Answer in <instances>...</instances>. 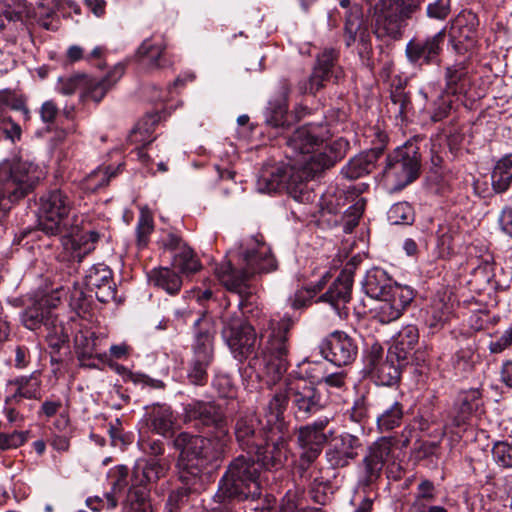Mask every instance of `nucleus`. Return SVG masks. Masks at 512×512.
Returning <instances> with one entry per match:
<instances>
[{
	"instance_id": "30",
	"label": "nucleus",
	"mask_w": 512,
	"mask_h": 512,
	"mask_svg": "<svg viewBox=\"0 0 512 512\" xmlns=\"http://www.w3.org/2000/svg\"><path fill=\"white\" fill-rule=\"evenodd\" d=\"M170 468L166 459H150L137 462L132 473V483L135 486L145 487L148 483H155L164 477Z\"/></svg>"
},
{
	"instance_id": "16",
	"label": "nucleus",
	"mask_w": 512,
	"mask_h": 512,
	"mask_svg": "<svg viewBox=\"0 0 512 512\" xmlns=\"http://www.w3.org/2000/svg\"><path fill=\"white\" fill-rule=\"evenodd\" d=\"M446 37L445 29L425 39L413 38L405 48L408 61L423 66L437 63Z\"/></svg>"
},
{
	"instance_id": "2",
	"label": "nucleus",
	"mask_w": 512,
	"mask_h": 512,
	"mask_svg": "<svg viewBox=\"0 0 512 512\" xmlns=\"http://www.w3.org/2000/svg\"><path fill=\"white\" fill-rule=\"evenodd\" d=\"M259 468L251 456L239 455L221 477L215 499L219 503L256 500L261 496Z\"/></svg>"
},
{
	"instance_id": "31",
	"label": "nucleus",
	"mask_w": 512,
	"mask_h": 512,
	"mask_svg": "<svg viewBox=\"0 0 512 512\" xmlns=\"http://www.w3.org/2000/svg\"><path fill=\"white\" fill-rule=\"evenodd\" d=\"M207 438L192 435L187 432L179 433L173 440V446L180 452L179 458L193 463L202 464V454Z\"/></svg>"
},
{
	"instance_id": "59",
	"label": "nucleus",
	"mask_w": 512,
	"mask_h": 512,
	"mask_svg": "<svg viewBox=\"0 0 512 512\" xmlns=\"http://www.w3.org/2000/svg\"><path fill=\"white\" fill-rule=\"evenodd\" d=\"M493 459L505 468H512V445L507 442H497L492 449Z\"/></svg>"
},
{
	"instance_id": "7",
	"label": "nucleus",
	"mask_w": 512,
	"mask_h": 512,
	"mask_svg": "<svg viewBox=\"0 0 512 512\" xmlns=\"http://www.w3.org/2000/svg\"><path fill=\"white\" fill-rule=\"evenodd\" d=\"M220 318L223 324L222 335L237 360L242 362L257 352V334L254 327L243 320L238 312H231L229 304Z\"/></svg>"
},
{
	"instance_id": "34",
	"label": "nucleus",
	"mask_w": 512,
	"mask_h": 512,
	"mask_svg": "<svg viewBox=\"0 0 512 512\" xmlns=\"http://www.w3.org/2000/svg\"><path fill=\"white\" fill-rule=\"evenodd\" d=\"M445 93L458 95L466 91L470 84L468 64L466 61H459L448 65L444 71Z\"/></svg>"
},
{
	"instance_id": "22",
	"label": "nucleus",
	"mask_w": 512,
	"mask_h": 512,
	"mask_svg": "<svg viewBox=\"0 0 512 512\" xmlns=\"http://www.w3.org/2000/svg\"><path fill=\"white\" fill-rule=\"evenodd\" d=\"M234 435L239 447L252 453L266 444L268 432L254 415L239 417L234 425Z\"/></svg>"
},
{
	"instance_id": "23",
	"label": "nucleus",
	"mask_w": 512,
	"mask_h": 512,
	"mask_svg": "<svg viewBox=\"0 0 512 512\" xmlns=\"http://www.w3.org/2000/svg\"><path fill=\"white\" fill-rule=\"evenodd\" d=\"M164 247L173 253L172 268L189 276L201 270L202 265L193 249L178 235L169 233L164 240Z\"/></svg>"
},
{
	"instance_id": "58",
	"label": "nucleus",
	"mask_w": 512,
	"mask_h": 512,
	"mask_svg": "<svg viewBox=\"0 0 512 512\" xmlns=\"http://www.w3.org/2000/svg\"><path fill=\"white\" fill-rule=\"evenodd\" d=\"M482 393L478 388L463 391L460 394V410L464 413H472L481 405Z\"/></svg>"
},
{
	"instance_id": "47",
	"label": "nucleus",
	"mask_w": 512,
	"mask_h": 512,
	"mask_svg": "<svg viewBox=\"0 0 512 512\" xmlns=\"http://www.w3.org/2000/svg\"><path fill=\"white\" fill-rule=\"evenodd\" d=\"M53 316V313L48 307L41 303H35L23 312L22 321L28 329L36 330L42 325L44 326V322H46L48 317Z\"/></svg>"
},
{
	"instance_id": "41",
	"label": "nucleus",
	"mask_w": 512,
	"mask_h": 512,
	"mask_svg": "<svg viewBox=\"0 0 512 512\" xmlns=\"http://www.w3.org/2000/svg\"><path fill=\"white\" fill-rule=\"evenodd\" d=\"M179 480L194 492H198L203 486V472L206 469L202 465L184 459L178 460Z\"/></svg>"
},
{
	"instance_id": "54",
	"label": "nucleus",
	"mask_w": 512,
	"mask_h": 512,
	"mask_svg": "<svg viewBox=\"0 0 512 512\" xmlns=\"http://www.w3.org/2000/svg\"><path fill=\"white\" fill-rule=\"evenodd\" d=\"M475 357L471 348H462L452 358L453 367L461 373L471 372L474 368Z\"/></svg>"
},
{
	"instance_id": "36",
	"label": "nucleus",
	"mask_w": 512,
	"mask_h": 512,
	"mask_svg": "<svg viewBox=\"0 0 512 512\" xmlns=\"http://www.w3.org/2000/svg\"><path fill=\"white\" fill-rule=\"evenodd\" d=\"M125 67L123 64H117L113 67L108 74L100 79H87L86 78V93L95 102H100L106 93L118 82L124 75Z\"/></svg>"
},
{
	"instance_id": "17",
	"label": "nucleus",
	"mask_w": 512,
	"mask_h": 512,
	"mask_svg": "<svg viewBox=\"0 0 512 512\" xmlns=\"http://www.w3.org/2000/svg\"><path fill=\"white\" fill-rule=\"evenodd\" d=\"M397 7L392 8L390 2L382 0L374 6L373 32L383 41L399 40L403 35L406 23L396 14Z\"/></svg>"
},
{
	"instance_id": "12",
	"label": "nucleus",
	"mask_w": 512,
	"mask_h": 512,
	"mask_svg": "<svg viewBox=\"0 0 512 512\" xmlns=\"http://www.w3.org/2000/svg\"><path fill=\"white\" fill-rule=\"evenodd\" d=\"M286 391L293 415L299 421L307 420L324 408L321 393L304 380L289 383Z\"/></svg>"
},
{
	"instance_id": "18",
	"label": "nucleus",
	"mask_w": 512,
	"mask_h": 512,
	"mask_svg": "<svg viewBox=\"0 0 512 512\" xmlns=\"http://www.w3.org/2000/svg\"><path fill=\"white\" fill-rule=\"evenodd\" d=\"M320 352L331 363L346 366L355 360L358 348L345 332L335 331L321 342Z\"/></svg>"
},
{
	"instance_id": "35",
	"label": "nucleus",
	"mask_w": 512,
	"mask_h": 512,
	"mask_svg": "<svg viewBox=\"0 0 512 512\" xmlns=\"http://www.w3.org/2000/svg\"><path fill=\"white\" fill-rule=\"evenodd\" d=\"M148 280L151 285L171 296L177 295L183 285L181 275L171 267L153 268L148 273Z\"/></svg>"
},
{
	"instance_id": "32",
	"label": "nucleus",
	"mask_w": 512,
	"mask_h": 512,
	"mask_svg": "<svg viewBox=\"0 0 512 512\" xmlns=\"http://www.w3.org/2000/svg\"><path fill=\"white\" fill-rule=\"evenodd\" d=\"M396 356L388 350L384 362L369 374L378 385L393 386L400 381L402 369L408 364V361L399 360Z\"/></svg>"
},
{
	"instance_id": "25",
	"label": "nucleus",
	"mask_w": 512,
	"mask_h": 512,
	"mask_svg": "<svg viewBox=\"0 0 512 512\" xmlns=\"http://www.w3.org/2000/svg\"><path fill=\"white\" fill-rule=\"evenodd\" d=\"M361 447L360 439L349 433H344L335 438L325 452L327 462L332 468H344L358 456Z\"/></svg>"
},
{
	"instance_id": "62",
	"label": "nucleus",
	"mask_w": 512,
	"mask_h": 512,
	"mask_svg": "<svg viewBox=\"0 0 512 512\" xmlns=\"http://www.w3.org/2000/svg\"><path fill=\"white\" fill-rule=\"evenodd\" d=\"M0 132L5 138L10 139L12 142L19 140L21 137V127L6 113H0Z\"/></svg>"
},
{
	"instance_id": "6",
	"label": "nucleus",
	"mask_w": 512,
	"mask_h": 512,
	"mask_svg": "<svg viewBox=\"0 0 512 512\" xmlns=\"http://www.w3.org/2000/svg\"><path fill=\"white\" fill-rule=\"evenodd\" d=\"M311 177L304 173V162L296 166L276 165L265 167L257 179V189L262 193H272L285 189L294 199L303 201L307 195L304 192L306 182Z\"/></svg>"
},
{
	"instance_id": "49",
	"label": "nucleus",
	"mask_w": 512,
	"mask_h": 512,
	"mask_svg": "<svg viewBox=\"0 0 512 512\" xmlns=\"http://www.w3.org/2000/svg\"><path fill=\"white\" fill-rule=\"evenodd\" d=\"M288 107L284 99L270 102L266 111V124L272 128H285L288 126Z\"/></svg>"
},
{
	"instance_id": "8",
	"label": "nucleus",
	"mask_w": 512,
	"mask_h": 512,
	"mask_svg": "<svg viewBox=\"0 0 512 512\" xmlns=\"http://www.w3.org/2000/svg\"><path fill=\"white\" fill-rule=\"evenodd\" d=\"M331 419L328 416L320 417L314 422L300 426L297 429V444L301 452L296 468L301 477L306 476V472L320 456L332 435L331 430L327 431Z\"/></svg>"
},
{
	"instance_id": "9",
	"label": "nucleus",
	"mask_w": 512,
	"mask_h": 512,
	"mask_svg": "<svg viewBox=\"0 0 512 512\" xmlns=\"http://www.w3.org/2000/svg\"><path fill=\"white\" fill-rule=\"evenodd\" d=\"M421 156L415 143L407 142L388 155L384 175L394 183L396 190H402L420 175Z\"/></svg>"
},
{
	"instance_id": "56",
	"label": "nucleus",
	"mask_w": 512,
	"mask_h": 512,
	"mask_svg": "<svg viewBox=\"0 0 512 512\" xmlns=\"http://www.w3.org/2000/svg\"><path fill=\"white\" fill-rule=\"evenodd\" d=\"M384 349L378 342H373L366 349L364 356L365 370L369 375L378 365L384 362Z\"/></svg>"
},
{
	"instance_id": "10",
	"label": "nucleus",
	"mask_w": 512,
	"mask_h": 512,
	"mask_svg": "<svg viewBox=\"0 0 512 512\" xmlns=\"http://www.w3.org/2000/svg\"><path fill=\"white\" fill-rule=\"evenodd\" d=\"M329 131L322 124H307L286 137V156L292 165L304 162L310 155L319 152Z\"/></svg>"
},
{
	"instance_id": "39",
	"label": "nucleus",
	"mask_w": 512,
	"mask_h": 512,
	"mask_svg": "<svg viewBox=\"0 0 512 512\" xmlns=\"http://www.w3.org/2000/svg\"><path fill=\"white\" fill-rule=\"evenodd\" d=\"M212 434V437L207 438V443H205L203 449L201 465L205 468L211 465H217L225 458L227 446L230 441L229 435L220 436L216 433Z\"/></svg>"
},
{
	"instance_id": "26",
	"label": "nucleus",
	"mask_w": 512,
	"mask_h": 512,
	"mask_svg": "<svg viewBox=\"0 0 512 512\" xmlns=\"http://www.w3.org/2000/svg\"><path fill=\"white\" fill-rule=\"evenodd\" d=\"M378 299L380 304L376 308V317L381 323H390L403 314L414 299V292L410 287L395 288L390 296Z\"/></svg>"
},
{
	"instance_id": "19",
	"label": "nucleus",
	"mask_w": 512,
	"mask_h": 512,
	"mask_svg": "<svg viewBox=\"0 0 512 512\" xmlns=\"http://www.w3.org/2000/svg\"><path fill=\"white\" fill-rule=\"evenodd\" d=\"M344 40L347 47L359 42V54L371 51V36L364 20L362 7L354 4L344 15Z\"/></svg>"
},
{
	"instance_id": "45",
	"label": "nucleus",
	"mask_w": 512,
	"mask_h": 512,
	"mask_svg": "<svg viewBox=\"0 0 512 512\" xmlns=\"http://www.w3.org/2000/svg\"><path fill=\"white\" fill-rule=\"evenodd\" d=\"M123 512H153L149 492L145 487L133 485L123 503Z\"/></svg>"
},
{
	"instance_id": "24",
	"label": "nucleus",
	"mask_w": 512,
	"mask_h": 512,
	"mask_svg": "<svg viewBox=\"0 0 512 512\" xmlns=\"http://www.w3.org/2000/svg\"><path fill=\"white\" fill-rule=\"evenodd\" d=\"M85 286L94 292L98 301L109 303L116 298V284L111 269L105 264L92 266L85 276Z\"/></svg>"
},
{
	"instance_id": "57",
	"label": "nucleus",
	"mask_w": 512,
	"mask_h": 512,
	"mask_svg": "<svg viewBox=\"0 0 512 512\" xmlns=\"http://www.w3.org/2000/svg\"><path fill=\"white\" fill-rule=\"evenodd\" d=\"M288 402L287 393L285 395L276 393L269 400L266 411L268 413V424H272L280 419L283 409Z\"/></svg>"
},
{
	"instance_id": "13",
	"label": "nucleus",
	"mask_w": 512,
	"mask_h": 512,
	"mask_svg": "<svg viewBox=\"0 0 512 512\" xmlns=\"http://www.w3.org/2000/svg\"><path fill=\"white\" fill-rule=\"evenodd\" d=\"M186 422H194L197 427L211 429V433L228 436V421L222 409L213 402L192 401L184 408Z\"/></svg>"
},
{
	"instance_id": "5",
	"label": "nucleus",
	"mask_w": 512,
	"mask_h": 512,
	"mask_svg": "<svg viewBox=\"0 0 512 512\" xmlns=\"http://www.w3.org/2000/svg\"><path fill=\"white\" fill-rule=\"evenodd\" d=\"M33 166L20 160H4L0 163V220L11 209V204L24 198L35 185L31 175Z\"/></svg>"
},
{
	"instance_id": "63",
	"label": "nucleus",
	"mask_w": 512,
	"mask_h": 512,
	"mask_svg": "<svg viewBox=\"0 0 512 512\" xmlns=\"http://www.w3.org/2000/svg\"><path fill=\"white\" fill-rule=\"evenodd\" d=\"M28 439V432L14 431L11 434L0 433V452L16 449L22 446Z\"/></svg>"
},
{
	"instance_id": "28",
	"label": "nucleus",
	"mask_w": 512,
	"mask_h": 512,
	"mask_svg": "<svg viewBox=\"0 0 512 512\" xmlns=\"http://www.w3.org/2000/svg\"><path fill=\"white\" fill-rule=\"evenodd\" d=\"M139 63L148 71L161 70L172 65L166 54V45L153 39H145L136 51Z\"/></svg>"
},
{
	"instance_id": "44",
	"label": "nucleus",
	"mask_w": 512,
	"mask_h": 512,
	"mask_svg": "<svg viewBox=\"0 0 512 512\" xmlns=\"http://www.w3.org/2000/svg\"><path fill=\"white\" fill-rule=\"evenodd\" d=\"M492 187L497 193H503L512 184V154L501 158L495 165L492 175Z\"/></svg>"
},
{
	"instance_id": "52",
	"label": "nucleus",
	"mask_w": 512,
	"mask_h": 512,
	"mask_svg": "<svg viewBox=\"0 0 512 512\" xmlns=\"http://www.w3.org/2000/svg\"><path fill=\"white\" fill-rule=\"evenodd\" d=\"M212 362L191 358L187 378L193 385L204 386L208 382V368Z\"/></svg>"
},
{
	"instance_id": "15",
	"label": "nucleus",
	"mask_w": 512,
	"mask_h": 512,
	"mask_svg": "<svg viewBox=\"0 0 512 512\" xmlns=\"http://www.w3.org/2000/svg\"><path fill=\"white\" fill-rule=\"evenodd\" d=\"M375 139L372 141V147L353 159L342 168V175L350 180L358 179L372 172L378 158L384 153L388 136L385 132L377 129L374 132Z\"/></svg>"
},
{
	"instance_id": "46",
	"label": "nucleus",
	"mask_w": 512,
	"mask_h": 512,
	"mask_svg": "<svg viewBox=\"0 0 512 512\" xmlns=\"http://www.w3.org/2000/svg\"><path fill=\"white\" fill-rule=\"evenodd\" d=\"M44 327L47 331L46 341L48 342L49 347L55 351H59L69 340V336L63 322L54 315L53 317H48L46 322H44Z\"/></svg>"
},
{
	"instance_id": "11",
	"label": "nucleus",
	"mask_w": 512,
	"mask_h": 512,
	"mask_svg": "<svg viewBox=\"0 0 512 512\" xmlns=\"http://www.w3.org/2000/svg\"><path fill=\"white\" fill-rule=\"evenodd\" d=\"M394 437H380L373 442L362 459L363 473L358 480V487L363 491L374 486L382 476L385 465L393 458Z\"/></svg>"
},
{
	"instance_id": "33",
	"label": "nucleus",
	"mask_w": 512,
	"mask_h": 512,
	"mask_svg": "<svg viewBox=\"0 0 512 512\" xmlns=\"http://www.w3.org/2000/svg\"><path fill=\"white\" fill-rule=\"evenodd\" d=\"M404 286L392 283L387 273L380 268L369 270L363 282L365 293L371 298H382L390 296L394 293L395 288H403Z\"/></svg>"
},
{
	"instance_id": "60",
	"label": "nucleus",
	"mask_w": 512,
	"mask_h": 512,
	"mask_svg": "<svg viewBox=\"0 0 512 512\" xmlns=\"http://www.w3.org/2000/svg\"><path fill=\"white\" fill-rule=\"evenodd\" d=\"M456 232L447 225H441L437 231L438 247L442 254H450L454 251Z\"/></svg>"
},
{
	"instance_id": "4",
	"label": "nucleus",
	"mask_w": 512,
	"mask_h": 512,
	"mask_svg": "<svg viewBox=\"0 0 512 512\" xmlns=\"http://www.w3.org/2000/svg\"><path fill=\"white\" fill-rule=\"evenodd\" d=\"M73 202L62 189L44 193L38 202L39 227L48 235L71 236L77 230L76 220L71 218Z\"/></svg>"
},
{
	"instance_id": "20",
	"label": "nucleus",
	"mask_w": 512,
	"mask_h": 512,
	"mask_svg": "<svg viewBox=\"0 0 512 512\" xmlns=\"http://www.w3.org/2000/svg\"><path fill=\"white\" fill-rule=\"evenodd\" d=\"M348 147V142L343 139H339L329 146L323 145L319 152L310 155L304 161V173H306V177L314 179L327 169H330L345 156Z\"/></svg>"
},
{
	"instance_id": "40",
	"label": "nucleus",
	"mask_w": 512,
	"mask_h": 512,
	"mask_svg": "<svg viewBox=\"0 0 512 512\" xmlns=\"http://www.w3.org/2000/svg\"><path fill=\"white\" fill-rule=\"evenodd\" d=\"M352 287V283L338 276L329 289L319 297V301L326 302L335 309H339L351 300Z\"/></svg>"
},
{
	"instance_id": "51",
	"label": "nucleus",
	"mask_w": 512,
	"mask_h": 512,
	"mask_svg": "<svg viewBox=\"0 0 512 512\" xmlns=\"http://www.w3.org/2000/svg\"><path fill=\"white\" fill-rule=\"evenodd\" d=\"M96 340L93 332H80L75 335V347L79 359H90L96 355Z\"/></svg>"
},
{
	"instance_id": "37",
	"label": "nucleus",
	"mask_w": 512,
	"mask_h": 512,
	"mask_svg": "<svg viewBox=\"0 0 512 512\" xmlns=\"http://www.w3.org/2000/svg\"><path fill=\"white\" fill-rule=\"evenodd\" d=\"M419 341V330L415 325L403 327L397 334L394 344L389 348L399 360L408 361L409 355Z\"/></svg>"
},
{
	"instance_id": "21",
	"label": "nucleus",
	"mask_w": 512,
	"mask_h": 512,
	"mask_svg": "<svg viewBox=\"0 0 512 512\" xmlns=\"http://www.w3.org/2000/svg\"><path fill=\"white\" fill-rule=\"evenodd\" d=\"M479 19L473 12H463L453 21L450 40L458 53L473 48L479 38Z\"/></svg>"
},
{
	"instance_id": "3",
	"label": "nucleus",
	"mask_w": 512,
	"mask_h": 512,
	"mask_svg": "<svg viewBox=\"0 0 512 512\" xmlns=\"http://www.w3.org/2000/svg\"><path fill=\"white\" fill-rule=\"evenodd\" d=\"M257 249H247L242 253L243 267L235 269L228 264L225 268L218 270V277L230 291L237 292L242 300L239 303L244 308L251 293L248 292V281L256 274L269 273L277 267L270 249L264 242L256 240Z\"/></svg>"
},
{
	"instance_id": "50",
	"label": "nucleus",
	"mask_w": 512,
	"mask_h": 512,
	"mask_svg": "<svg viewBox=\"0 0 512 512\" xmlns=\"http://www.w3.org/2000/svg\"><path fill=\"white\" fill-rule=\"evenodd\" d=\"M388 220L392 225H411L414 222V211L407 202H398L388 211Z\"/></svg>"
},
{
	"instance_id": "27",
	"label": "nucleus",
	"mask_w": 512,
	"mask_h": 512,
	"mask_svg": "<svg viewBox=\"0 0 512 512\" xmlns=\"http://www.w3.org/2000/svg\"><path fill=\"white\" fill-rule=\"evenodd\" d=\"M41 384L39 371L9 380L8 387L11 389V395L6 398V404L13 406L20 404L24 399H40Z\"/></svg>"
},
{
	"instance_id": "42",
	"label": "nucleus",
	"mask_w": 512,
	"mask_h": 512,
	"mask_svg": "<svg viewBox=\"0 0 512 512\" xmlns=\"http://www.w3.org/2000/svg\"><path fill=\"white\" fill-rule=\"evenodd\" d=\"M191 358L213 362L214 360V331L209 328L196 332L191 344Z\"/></svg>"
},
{
	"instance_id": "14",
	"label": "nucleus",
	"mask_w": 512,
	"mask_h": 512,
	"mask_svg": "<svg viewBox=\"0 0 512 512\" xmlns=\"http://www.w3.org/2000/svg\"><path fill=\"white\" fill-rule=\"evenodd\" d=\"M339 53L333 48L324 49L316 59L313 72L309 79L300 85L303 93L315 94L325 86V82L338 81L343 70L338 65Z\"/></svg>"
},
{
	"instance_id": "55",
	"label": "nucleus",
	"mask_w": 512,
	"mask_h": 512,
	"mask_svg": "<svg viewBox=\"0 0 512 512\" xmlns=\"http://www.w3.org/2000/svg\"><path fill=\"white\" fill-rule=\"evenodd\" d=\"M191 493H194V491L183 486L171 491L166 503L168 512H178L179 509L187 505Z\"/></svg>"
},
{
	"instance_id": "61",
	"label": "nucleus",
	"mask_w": 512,
	"mask_h": 512,
	"mask_svg": "<svg viewBox=\"0 0 512 512\" xmlns=\"http://www.w3.org/2000/svg\"><path fill=\"white\" fill-rule=\"evenodd\" d=\"M153 229L152 217L142 214L138 219L136 227L137 244L139 247H145L148 244L149 236Z\"/></svg>"
},
{
	"instance_id": "64",
	"label": "nucleus",
	"mask_w": 512,
	"mask_h": 512,
	"mask_svg": "<svg viewBox=\"0 0 512 512\" xmlns=\"http://www.w3.org/2000/svg\"><path fill=\"white\" fill-rule=\"evenodd\" d=\"M212 386L217 391L218 395L223 398L233 397L235 393L234 384L228 375H216L212 382Z\"/></svg>"
},
{
	"instance_id": "43",
	"label": "nucleus",
	"mask_w": 512,
	"mask_h": 512,
	"mask_svg": "<svg viewBox=\"0 0 512 512\" xmlns=\"http://www.w3.org/2000/svg\"><path fill=\"white\" fill-rule=\"evenodd\" d=\"M149 421L155 432L166 436L173 430L176 419L170 406L157 404L149 412Z\"/></svg>"
},
{
	"instance_id": "1",
	"label": "nucleus",
	"mask_w": 512,
	"mask_h": 512,
	"mask_svg": "<svg viewBox=\"0 0 512 512\" xmlns=\"http://www.w3.org/2000/svg\"><path fill=\"white\" fill-rule=\"evenodd\" d=\"M292 327V319L285 316L268 320L267 327L260 331L259 352L249 359L248 368L257 379L263 378L268 387L280 381L288 370Z\"/></svg>"
},
{
	"instance_id": "53",
	"label": "nucleus",
	"mask_w": 512,
	"mask_h": 512,
	"mask_svg": "<svg viewBox=\"0 0 512 512\" xmlns=\"http://www.w3.org/2000/svg\"><path fill=\"white\" fill-rule=\"evenodd\" d=\"M329 367L324 361L307 362L303 369L304 377L309 380V385H322Z\"/></svg>"
},
{
	"instance_id": "38",
	"label": "nucleus",
	"mask_w": 512,
	"mask_h": 512,
	"mask_svg": "<svg viewBox=\"0 0 512 512\" xmlns=\"http://www.w3.org/2000/svg\"><path fill=\"white\" fill-rule=\"evenodd\" d=\"M380 405L381 411L376 419L378 430L383 433L399 427L404 417L403 405L398 401L392 403L382 401Z\"/></svg>"
},
{
	"instance_id": "48",
	"label": "nucleus",
	"mask_w": 512,
	"mask_h": 512,
	"mask_svg": "<svg viewBox=\"0 0 512 512\" xmlns=\"http://www.w3.org/2000/svg\"><path fill=\"white\" fill-rule=\"evenodd\" d=\"M390 98L396 118H400L401 121H405L408 118V114L413 110L409 93H407L402 87L398 86L391 91Z\"/></svg>"
},
{
	"instance_id": "29",
	"label": "nucleus",
	"mask_w": 512,
	"mask_h": 512,
	"mask_svg": "<svg viewBox=\"0 0 512 512\" xmlns=\"http://www.w3.org/2000/svg\"><path fill=\"white\" fill-rule=\"evenodd\" d=\"M252 453L256 455L257 462L265 469L278 470L283 467L287 460L288 444L283 438L270 441L267 436L266 444L262 445L260 449H255Z\"/></svg>"
}]
</instances>
